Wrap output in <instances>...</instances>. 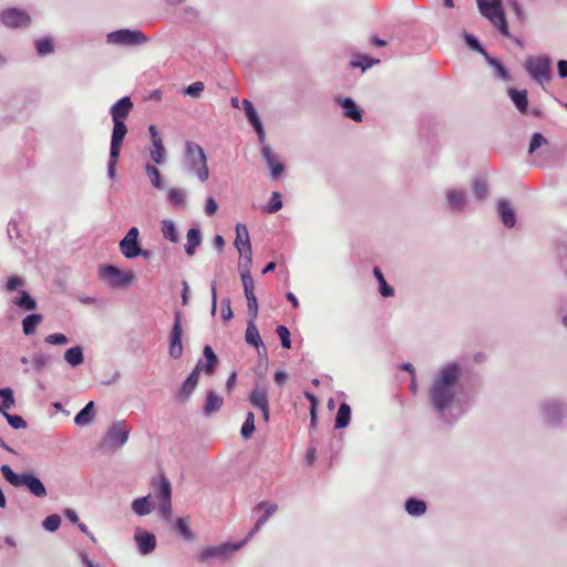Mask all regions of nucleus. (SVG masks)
Instances as JSON below:
<instances>
[{"instance_id":"58836bf2","label":"nucleus","mask_w":567,"mask_h":567,"mask_svg":"<svg viewBox=\"0 0 567 567\" xmlns=\"http://www.w3.org/2000/svg\"><path fill=\"white\" fill-rule=\"evenodd\" d=\"M173 528L183 539L188 542L194 539V533L189 526V517H178L175 520Z\"/></svg>"},{"instance_id":"7ed1b4c3","label":"nucleus","mask_w":567,"mask_h":567,"mask_svg":"<svg viewBox=\"0 0 567 567\" xmlns=\"http://www.w3.org/2000/svg\"><path fill=\"white\" fill-rule=\"evenodd\" d=\"M183 165L186 172L196 175L202 183L209 178L207 156L199 144L192 141L185 143Z\"/></svg>"},{"instance_id":"a19ab883","label":"nucleus","mask_w":567,"mask_h":567,"mask_svg":"<svg viewBox=\"0 0 567 567\" xmlns=\"http://www.w3.org/2000/svg\"><path fill=\"white\" fill-rule=\"evenodd\" d=\"M43 321V316L40 313H30L22 320V330L25 336H31L35 332L38 326Z\"/></svg>"},{"instance_id":"7c9ffc66","label":"nucleus","mask_w":567,"mask_h":567,"mask_svg":"<svg viewBox=\"0 0 567 567\" xmlns=\"http://www.w3.org/2000/svg\"><path fill=\"white\" fill-rule=\"evenodd\" d=\"M12 302L23 311H33L37 309V300L27 290H20Z\"/></svg>"},{"instance_id":"4468645a","label":"nucleus","mask_w":567,"mask_h":567,"mask_svg":"<svg viewBox=\"0 0 567 567\" xmlns=\"http://www.w3.org/2000/svg\"><path fill=\"white\" fill-rule=\"evenodd\" d=\"M126 134L127 133L112 131L110 143V156L107 162V176L111 179L115 178L116 165L121 155V148Z\"/></svg>"},{"instance_id":"4d7b16f0","label":"nucleus","mask_w":567,"mask_h":567,"mask_svg":"<svg viewBox=\"0 0 567 567\" xmlns=\"http://www.w3.org/2000/svg\"><path fill=\"white\" fill-rule=\"evenodd\" d=\"M276 332L280 339L281 347L284 349L291 348V333L286 326H278Z\"/></svg>"},{"instance_id":"a211bd4d","label":"nucleus","mask_w":567,"mask_h":567,"mask_svg":"<svg viewBox=\"0 0 567 567\" xmlns=\"http://www.w3.org/2000/svg\"><path fill=\"white\" fill-rule=\"evenodd\" d=\"M261 156L270 171L272 179H278L285 171V164L269 145L262 144Z\"/></svg>"},{"instance_id":"aec40b11","label":"nucleus","mask_w":567,"mask_h":567,"mask_svg":"<svg viewBox=\"0 0 567 567\" xmlns=\"http://www.w3.org/2000/svg\"><path fill=\"white\" fill-rule=\"evenodd\" d=\"M134 539L141 555H148L156 548L157 542L155 535L141 527L135 529Z\"/></svg>"},{"instance_id":"69168bd1","label":"nucleus","mask_w":567,"mask_h":567,"mask_svg":"<svg viewBox=\"0 0 567 567\" xmlns=\"http://www.w3.org/2000/svg\"><path fill=\"white\" fill-rule=\"evenodd\" d=\"M233 317L231 301L229 298H224L221 300V318L224 321H229Z\"/></svg>"},{"instance_id":"3c124183","label":"nucleus","mask_w":567,"mask_h":567,"mask_svg":"<svg viewBox=\"0 0 567 567\" xmlns=\"http://www.w3.org/2000/svg\"><path fill=\"white\" fill-rule=\"evenodd\" d=\"M255 431H256L255 414H254V412L249 411V412H247L246 419L241 425L240 435L244 440H248L252 436Z\"/></svg>"},{"instance_id":"9d476101","label":"nucleus","mask_w":567,"mask_h":567,"mask_svg":"<svg viewBox=\"0 0 567 567\" xmlns=\"http://www.w3.org/2000/svg\"><path fill=\"white\" fill-rule=\"evenodd\" d=\"M247 543V538L236 543H223L217 546H207L198 555L200 561H207L210 559L224 560L230 557L236 550L240 549Z\"/></svg>"},{"instance_id":"f3484780","label":"nucleus","mask_w":567,"mask_h":567,"mask_svg":"<svg viewBox=\"0 0 567 567\" xmlns=\"http://www.w3.org/2000/svg\"><path fill=\"white\" fill-rule=\"evenodd\" d=\"M243 110H244V113H245V116H246L248 123L252 126L254 131L257 134L258 142L260 144H264L265 140H266V133H265L262 122H261L254 104L249 100L245 99V100H243Z\"/></svg>"},{"instance_id":"2f4dec72","label":"nucleus","mask_w":567,"mask_h":567,"mask_svg":"<svg viewBox=\"0 0 567 567\" xmlns=\"http://www.w3.org/2000/svg\"><path fill=\"white\" fill-rule=\"evenodd\" d=\"M153 487L157 501L172 499V485L164 474L158 482H153Z\"/></svg>"},{"instance_id":"6e6552de","label":"nucleus","mask_w":567,"mask_h":567,"mask_svg":"<svg viewBox=\"0 0 567 567\" xmlns=\"http://www.w3.org/2000/svg\"><path fill=\"white\" fill-rule=\"evenodd\" d=\"M183 312L174 311V321L168 334V355L177 360L183 355Z\"/></svg>"},{"instance_id":"5fc2aeb1","label":"nucleus","mask_w":567,"mask_h":567,"mask_svg":"<svg viewBox=\"0 0 567 567\" xmlns=\"http://www.w3.org/2000/svg\"><path fill=\"white\" fill-rule=\"evenodd\" d=\"M377 63H379L378 59H373L367 54H358L355 59L351 61V66L360 68L365 71Z\"/></svg>"},{"instance_id":"1a4fd4ad","label":"nucleus","mask_w":567,"mask_h":567,"mask_svg":"<svg viewBox=\"0 0 567 567\" xmlns=\"http://www.w3.org/2000/svg\"><path fill=\"white\" fill-rule=\"evenodd\" d=\"M133 107L134 104L130 96L121 97L111 106L110 114L113 122L112 131L127 133L125 120L127 118Z\"/></svg>"},{"instance_id":"b1692460","label":"nucleus","mask_w":567,"mask_h":567,"mask_svg":"<svg viewBox=\"0 0 567 567\" xmlns=\"http://www.w3.org/2000/svg\"><path fill=\"white\" fill-rule=\"evenodd\" d=\"M446 202L451 212L462 213L467 205L466 193L460 189H450L446 193Z\"/></svg>"},{"instance_id":"ddd939ff","label":"nucleus","mask_w":567,"mask_h":567,"mask_svg":"<svg viewBox=\"0 0 567 567\" xmlns=\"http://www.w3.org/2000/svg\"><path fill=\"white\" fill-rule=\"evenodd\" d=\"M542 412L545 422L550 426H558L567 415L566 405L558 400H549L544 402Z\"/></svg>"},{"instance_id":"c85d7f7f","label":"nucleus","mask_w":567,"mask_h":567,"mask_svg":"<svg viewBox=\"0 0 567 567\" xmlns=\"http://www.w3.org/2000/svg\"><path fill=\"white\" fill-rule=\"evenodd\" d=\"M508 96L522 114H528V94L526 90L508 89Z\"/></svg>"},{"instance_id":"052dcab7","label":"nucleus","mask_w":567,"mask_h":567,"mask_svg":"<svg viewBox=\"0 0 567 567\" xmlns=\"http://www.w3.org/2000/svg\"><path fill=\"white\" fill-rule=\"evenodd\" d=\"M547 143V140L544 137L542 133L535 132L533 133L529 142L528 153L533 154L539 147Z\"/></svg>"},{"instance_id":"603ef678","label":"nucleus","mask_w":567,"mask_h":567,"mask_svg":"<svg viewBox=\"0 0 567 567\" xmlns=\"http://www.w3.org/2000/svg\"><path fill=\"white\" fill-rule=\"evenodd\" d=\"M0 399H1V404H0L1 413L11 409L16 403L13 391L11 388H1L0 389Z\"/></svg>"},{"instance_id":"864d4df0","label":"nucleus","mask_w":567,"mask_h":567,"mask_svg":"<svg viewBox=\"0 0 567 567\" xmlns=\"http://www.w3.org/2000/svg\"><path fill=\"white\" fill-rule=\"evenodd\" d=\"M145 171H146L147 176L151 179V184L155 188L162 189L164 187V183H163V177H162L159 169L154 165L146 164Z\"/></svg>"},{"instance_id":"20e7f679","label":"nucleus","mask_w":567,"mask_h":567,"mask_svg":"<svg viewBox=\"0 0 567 567\" xmlns=\"http://www.w3.org/2000/svg\"><path fill=\"white\" fill-rule=\"evenodd\" d=\"M480 13L505 38H512L502 0H476Z\"/></svg>"},{"instance_id":"a18cd8bd","label":"nucleus","mask_w":567,"mask_h":567,"mask_svg":"<svg viewBox=\"0 0 567 567\" xmlns=\"http://www.w3.org/2000/svg\"><path fill=\"white\" fill-rule=\"evenodd\" d=\"M462 38L465 42V44L467 45L468 49H471L472 51L474 52H477L480 53L481 55H483V58L488 53L485 48L482 45L481 41L478 40L477 37H475L474 34L467 32V31H463L462 32Z\"/></svg>"},{"instance_id":"f704fd0d","label":"nucleus","mask_w":567,"mask_h":567,"mask_svg":"<svg viewBox=\"0 0 567 567\" xmlns=\"http://www.w3.org/2000/svg\"><path fill=\"white\" fill-rule=\"evenodd\" d=\"M202 244V233L197 227L189 228L187 231V243L185 245V252L187 256L192 257L196 249Z\"/></svg>"},{"instance_id":"c9c22d12","label":"nucleus","mask_w":567,"mask_h":567,"mask_svg":"<svg viewBox=\"0 0 567 567\" xmlns=\"http://www.w3.org/2000/svg\"><path fill=\"white\" fill-rule=\"evenodd\" d=\"M351 421V406L342 402L339 405L336 419H334V429L340 430L344 429L350 424Z\"/></svg>"},{"instance_id":"2eb2a0df","label":"nucleus","mask_w":567,"mask_h":567,"mask_svg":"<svg viewBox=\"0 0 567 567\" xmlns=\"http://www.w3.org/2000/svg\"><path fill=\"white\" fill-rule=\"evenodd\" d=\"M0 21L8 28H25L31 18L28 12L18 8H9L0 12Z\"/></svg>"},{"instance_id":"6ab92c4d","label":"nucleus","mask_w":567,"mask_h":567,"mask_svg":"<svg viewBox=\"0 0 567 567\" xmlns=\"http://www.w3.org/2000/svg\"><path fill=\"white\" fill-rule=\"evenodd\" d=\"M200 372H202V359L198 360L195 368L192 370V372L187 375V378L183 382V384L177 393V399L179 401H186L190 398V395L193 394V392L195 391V389L197 386Z\"/></svg>"},{"instance_id":"423d86ee","label":"nucleus","mask_w":567,"mask_h":567,"mask_svg":"<svg viewBox=\"0 0 567 567\" xmlns=\"http://www.w3.org/2000/svg\"><path fill=\"white\" fill-rule=\"evenodd\" d=\"M524 68L530 78L540 84L553 79L551 59L548 55L529 56Z\"/></svg>"},{"instance_id":"5701e85b","label":"nucleus","mask_w":567,"mask_h":567,"mask_svg":"<svg viewBox=\"0 0 567 567\" xmlns=\"http://www.w3.org/2000/svg\"><path fill=\"white\" fill-rule=\"evenodd\" d=\"M248 402L256 409L269 406L268 391L265 384L256 383L248 394Z\"/></svg>"},{"instance_id":"6e6d98bb","label":"nucleus","mask_w":567,"mask_h":567,"mask_svg":"<svg viewBox=\"0 0 567 567\" xmlns=\"http://www.w3.org/2000/svg\"><path fill=\"white\" fill-rule=\"evenodd\" d=\"M61 525V517L58 514L48 515L43 522L42 527L48 532H55Z\"/></svg>"},{"instance_id":"f257e3e1","label":"nucleus","mask_w":567,"mask_h":567,"mask_svg":"<svg viewBox=\"0 0 567 567\" xmlns=\"http://www.w3.org/2000/svg\"><path fill=\"white\" fill-rule=\"evenodd\" d=\"M461 364L450 362L439 370L427 391L430 406L446 424L456 422L470 408V400L461 391Z\"/></svg>"},{"instance_id":"8fccbe9b","label":"nucleus","mask_w":567,"mask_h":567,"mask_svg":"<svg viewBox=\"0 0 567 567\" xmlns=\"http://www.w3.org/2000/svg\"><path fill=\"white\" fill-rule=\"evenodd\" d=\"M282 206L281 194L279 192H272L268 204L261 208V212L266 214H275L279 212Z\"/></svg>"},{"instance_id":"79ce46f5","label":"nucleus","mask_w":567,"mask_h":567,"mask_svg":"<svg viewBox=\"0 0 567 567\" xmlns=\"http://www.w3.org/2000/svg\"><path fill=\"white\" fill-rule=\"evenodd\" d=\"M161 230L163 234V237L171 241V243H177L179 240V233L177 230V227L175 223L171 219H164L161 223Z\"/></svg>"},{"instance_id":"13d9d810","label":"nucleus","mask_w":567,"mask_h":567,"mask_svg":"<svg viewBox=\"0 0 567 567\" xmlns=\"http://www.w3.org/2000/svg\"><path fill=\"white\" fill-rule=\"evenodd\" d=\"M4 415V417L7 419L9 425L14 429V430H20V429H25L27 427V422L21 416V415H18V414H9L6 412L2 413Z\"/></svg>"},{"instance_id":"f8f14e48","label":"nucleus","mask_w":567,"mask_h":567,"mask_svg":"<svg viewBox=\"0 0 567 567\" xmlns=\"http://www.w3.org/2000/svg\"><path fill=\"white\" fill-rule=\"evenodd\" d=\"M141 247L140 230L135 226L131 227L118 243L120 251L126 259L137 258Z\"/></svg>"},{"instance_id":"680f3d73","label":"nucleus","mask_w":567,"mask_h":567,"mask_svg":"<svg viewBox=\"0 0 567 567\" xmlns=\"http://www.w3.org/2000/svg\"><path fill=\"white\" fill-rule=\"evenodd\" d=\"M205 89V85L200 81H196L184 89V94L192 97H199Z\"/></svg>"},{"instance_id":"f03ea898","label":"nucleus","mask_w":567,"mask_h":567,"mask_svg":"<svg viewBox=\"0 0 567 567\" xmlns=\"http://www.w3.org/2000/svg\"><path fill=\"white\" fill-rule=\"evenodd\" d=\"M2 477L13 487H24L32 496L44 498L48 495L43 482L33 472L16 473L8 464L0 467Z\"/></svg>"},{"instance_id":"e433bc0d","label":"nucleus","mask_w":567,"mask_h":567,"mask_svg":"<svg viewBox=\"0 0 567 567\" xmlns=\"http://www.w3.org/2000/svg\"><path fill=\"white\" fill-rule=\"evenodd\" d=\"M154 509V504L151 501V496L137 497L132 502V511L137 516H145Z\"/></svg>"},{"instance_id":"bb28decb","label":"nucleus","mask_w":567,"mask_h":567,"mask_svg":"<svg viewBox=\"0 0 567 567\" xmlns=\"http://www.w3.org/2000/svg\"><path fill=\"white\" fill-rule=\"evenodd\" d=\"M250 266H251V264H248L247 260H245V259L239 260L238 269H239L240 278L243 281V286H244L245 296L255 295L254 293L255 282H254L252 276L250 274Z\"/></svg>"},{"instance_id":"473e14b6","label":"nucleus","mask_w":567,"mask_h":567,"mask_svg":"<svg viewBox=\"0 0 567 567\" xmlns=\"http://www.w3.org/2000/svg\"><path fill=\"white\" fill-rule=\"evenodd\" d=\"M245 340L249 346L256 348L258 351L260 348H262L264 351L266 352V347L261 340V337L259 334V331H258L255 322H252V321L247 322Z\"/></svg>"},{"instance_id":"cd10ccee","label":"nucleus","mask_w":567,"mask_h":567,"mask_svg":"<svg viewBox=\"0 0 567 567\" xmlns=\"http://www.w3.org/2000/svg\"><path fill=\"white\" fill-rule=\"evenodd\" d=\"M223 404V398L218 395L214 390H208L206 393L205 403L203 405V414L205 416H210L212 414L218 412Z\"/></svg>"},{"instance_id":"09e8293b","label":"nucleus","mask_w":567,"mask_h":567,"mask_svg":"<svg viewBox=\"0 0 567 567\" xmlns=\"http://www.w3.org/2000/svg\"><path fill=\"white\" fill-rule=\"evenodd\" d=\"M473 193L477 200H484L487 198L489 189L487 182L484 177L475 178L473 183Z\"/></svg>"},{"instance_id":"4be33fe9","label":"nucleus","mask_w":567,"mask_h":567,"mask_svg":"<svg viewBox=\"0 0 567 567\" xmlns=\"http://www.w3.org/2000/svg\"><path fill=\"white\" fill-rule=\"evenodd\" d=\"M337 103L342 109L343 116L357 123L362 122L363 111L351 97H338Z\"/></svg>"},{"instance_id":"de8ad7c7","label":"nucleus","mask_w":567,"mask_h":567,"mask_svg":"<svg viewBox=\"0 0 567 567\" xmlns=\"http://www.w3.org/2000/svg\"><path fill=\"white\" fill-rule=\"evenodd\" d=\"M167 202L174 207L186 206V195L185 192L181 188H169L167 192Z\"/></svg>"},{"instance_id":"39448f33","label":"nucleus","mask_w":567,"mask_h":567,"mask_svg":"<svg viewBox=\"0 0 567 567\" xmlns=\"http://www.w3.org/2000/svg\"><path fill=\"white\" fill-rule=\"evenodd\" d=\"M99 278L113 289L128 287L135 279L132 270H122L115 265L104 264L99 267Z\"/></svg>"},{"instance_id":"dca6fc26","label":"nucleus","mask_w":567,"mask_h":567,"mask_svg":"<svg viewBox=\"0 0 567 567\" xmlns=\"http://www.w3.org/2000/svg\"><path fill=\"white\" fill-rule=\"evenodd\" d=\"M235 247L239 251L240 260L245 259L248 264L252 261L251 244L249 238L248 228L245 224L236 225V238L234 241Z\"/></svg>"},{"instance_id":"c756f323","label":"nucleus","mask_w":567,"mask_h":567,"mask_svg":"<svg viewBox=\"0 0 567 567\" xmlns=\"http://www.w3.org/2000/svg\"><path fill=\"white\" fill-rule=\"evenodd\" d=\"M95 414V404L93 401L87 402L74 416V423L78 426H85L93 422Z\"/></svg>"},{"instance_id":"412c9836","label":"nucleus","mask_w":567,"mask_h":567,"mask_svg":"<svg viewBox=\"0 0 567 567\" xmlns=\"http://www.w3.org/2000/svg\"><path fill=\"white\" fill-rule=\"evenodd\" d=\"M262 509H265V512L257 519V522L255 523V526L251 528V530L246 536L247 542L254 535H256L260 530V528L266 524V522L277 512L278 505L275 503L260 502L254 508L255 512H261Z\"/></svg>"},{"instance_id":"4c0bfd02","label":"nucleus","mask_w":567,"mask_h":567,"mask_svg":"<svg viewBox=\"0 0 567 567\" xmlns=\"http://www.w3.org/2000/svg\"><path fill=\"white\" fill-rule=\"evenodd\" d=\"M405 511L409 515L414 517H420L426 512V503L420 498L416 497H409L405 501Z\"/></svg>"},{"instance_id":"774afa93","label":"nucleus","mask_w":567,"mask_h":567,"mask_svg":"<svg viewBox=\"0 0 567 567\" xmlns=\"http://www.w3.org/2000/svg\"><path fill=\"white\" fill-rule=\"evenodd\" d=\"M24 280L19 276H10L7 279L6 288L8 291H16L19 288L23 287Z\"/></svg>"},{"instance_id":"338daca9","label":"nucleus","mask_w":567,"mask_h":567,"mask_svg":"<svg viewBox=\"0 0 567 567\" xmlns=\"http://www.w3.org/2000/svg\"><path fill=\"white\" fill-rule=\"evenodd\" d=\"M158 512L165 519L172 517V499L158 501Z\"/></svg>"},{"instance_id":"393cba45","label":"nucleus","mask_w":567,"mask_h":567,"mask_svg":"<svg viewBox=\"0 0 567 567\" xmlns=\"http://www.w3.org/2000/svg\"><path fill=\"white\" fill-rule=\"evenodd\" d=\"M497 213L503 225L511 229L516 225L517 218L514 208L507 199H501L497 203Z\"/></svg>"},{"instance_id":"0e129e2a","label":"nucleus","mask_w":567,"mask_h":567,"mask_svg":"<svg viewBox=\"0 0 567 567\" xmlns=\"http://www.w3.org/2000/svg\"><path fill=\"white\" fill-rule=\"evenodd\" d=\"M44 341L53 346H63L69 342V339L64 333L55 332L47 336Z\"/></svg>"},{"instance_id":"49530a36","label":"nucleus","mask_w":567,"mask_h":567,"mask_svg":"<svg viewBox=\"0 0 567 567\" xmlns=\"http://www.w3.org/2000/svg\"><path fill=\"white\" fill-rule=\"evenodd\" d=\"M34 47H35L37 54L39 56L49 55L54 51V43H53L52 38H50V37L37 39L34 41Z\"/></svg>"},{"instance_id":"0eeeda50","label":"nucleus","mask_w":567,"mask_h":567,"mask_svg":"<svg viewBox=\"0 0 567 567\" xmlns=\"http://www.w3.org/2000/svg\"><path fill=\"white\" fill-rule=\"evenodd\" d=\"M107 43L122 47H140L148 42V38L137 29H120L106 35Z\"/></svg>"},{"instance_id":"c03bdc74","label":"nucleus","mask_w":567,"mask_h":567,"mask_svg":"<svg viewBox=\"0 0 567 567\" xmlns=\"http://www.w3.org/2000/svg\"><path fill=\"white\" fill-rule=\"evenodd\" d=\"M150 155L152 161L155 162L157 165H161L165 162L166 150L164 147L162 138H156L152 142Z\"/></svg>"},{"instance_id":"a878e982","label":"nucleus","mask_w":567,"mask_h":567,"mask_svg":"<svg viewBox=\"0 0 567 567\" xmlns=\"http://www.w3.org/2000/svg\"><path fill=\"white\" fill-rule=\"evenodd\" d=\"M203 357L205 362L202 360V372H204L206 375H213L217 369L219 360L216 353L214 352L212 346H204Z\"/></svg>"},{"instance_id":"bf43d9fd","label":"nucleus","mask_w":567,"mask_h":567,"mask_svg":"<svg viewBox=\"0 0 567 567\" xmlns=\"http://www.w3.org/2000/svg\"><path fill=\"white\" fill-rule=\"evenodd\" d=\"M247 299V309H248V316L249 320L255 322L257 316H258V300L255 295L245 296Z\"/></svg>"},{"instance_id":"72a5a7b5","label":"nucleus","mask_w":567,"mask_h":567,"mask_svg":"<svg viewBox=\"0 0 567 567\" xmlns=\"http://www.w3.org/2000/svg\"><path fill=\"white\" fill-rule=\"evenodd\" d=\"M486 63L492 66L495 71V75L507 82V81H511L512 80V76H511V73L508 71V69L503 64V62L501 60H498L497 58H494L489 53H487L485 56H484Z\"/></svg>"},{"instance_id":"9b49d317","label":"nucleus","mask_w":567,"mask_h":567,"mask_svg":"<svg viewBox=\"0 0 567 567\" xmlns=\"http://www.w3.org/2000/svg\"><path fill=\"white\" fill-rule=\"evenodd\" d=\"M130 430L124 421L114 422L106 431L103 445L113 449H121L128 440Z\"/></svg>"},{"instance_id":"ea45409f","label":"nucleus","mask_w":567,"mask_h":567,"mask_svg":"<svg viewBox=\"0 0 567 567\" xmlns=\"http://www.w3.org/2000/svg\"><path fill=\"white\" fill-rule=\"evenodd\" d=\"M64 360L70 364L72 368H76L84 362V352L83 348L81 346H74L72 348H69L64 352Z\"/></svg>"},{"instance_id":"37998d69","label":"nucleus","mask_w":567,"mask_h":567,"mask_svg":"<svg viewBox=\"0 0 567 567\" xmlns=\"http://www.w3.org/2000/svg\"><path fill=\"white\" fill-rule=\"evenodd\" d=\"M373 276L378 281L379 292L381 293V296L384 298L393 297L394 288L386 282V280L379 267L373 268Z\"/></svg>"},{"instance_id":"e2e57ef3","label":"nucleus","mask_w":567,"mask_h":567,"mask_svg":"<svg viewBox=\"0 0 567 567\" xmlns=\"http://www.w3.org/2000/svg\"><path fill=\"white\" fill-rule=\"evenodd\" d=\"M52 359L50 355L44 353H35L33 357V367L40 372L42 371L49 363H51Z\"/></svg>"}]
</instances>
